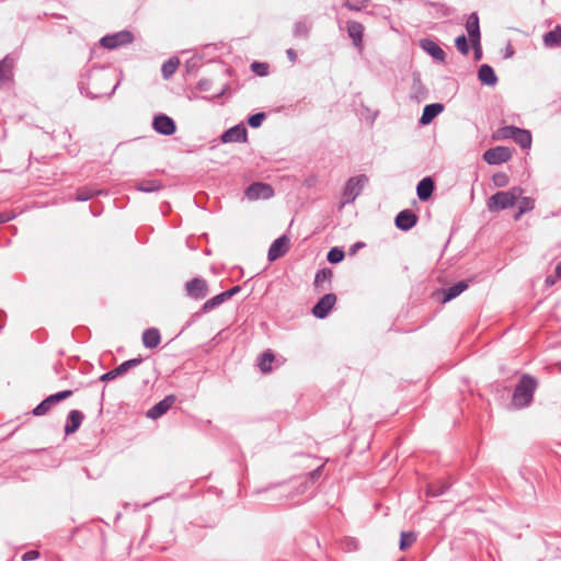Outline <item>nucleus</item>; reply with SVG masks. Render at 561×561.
Instances as JSON below:
<instances>
[{
  "label": "nucleus",
  "mask_w": 561,
  "mask_h": 561,
  "mask_svg": "<svg viewBox=\"0 0 561 561\" xmlns=\"http://www.w3.org/2000/svg\"><path fill=\"white\" fill-rule=\"evenodd\" d=\"M468 288V283L466 280H460L457 284L450 286L449 288L442 291L443 299L442 302H448L456 297H458L460 294H462Z\"/></svg>",
  "instance_id": "obj_21"
},
{
  "label": "nucleus",
  "mask_w": 561,
  "mask_h": 561,
  "mask_svg": "<svg viewBox=\"0 0 561 561\" xmlns=\"http://www.w3.org/2000/svg\"><path fill=\"white\" fill-rule=\"evenodd\" d=\"M175 401L174 396H167L163 400L156 403L151 409L148 410L147 416L156 420L165 414Z\"/></svg>",
  "instance_id": "obj_17"
},
{
  "label": "nucleus",
  "mask_w": 561,
  "mask_h": 561,
  "mask_svg": "<svg viewBox=\"0 0 561 561\" xmlns=\"http://www.w3.org/2000/svg\"><path fill=\"white\" fill-rule=\"evenodd\" d=\"M141 363H142V358L141 357H137V358H131V359L125 360L124 363H122L121 365L115 367L114 369L103 374L100 377V380L101 381L114 380L115 378L126 374L129 369L139 366Z\"/></svg>",
  "instance_id": "obj_9"
},
{
  "label": "nucleus",
  "mask_w": 561,
  "mask_h": 561,
  "mask_svg": "<svg viewBox=\"0 0 561 561\" xmlns=\"http://www.w3.org/2000/svg\"><path fill=\"white\" fill-rule=\"evenodd\" d=\"M399 561H404L403 559L399 560Z\"/></svg>",
  "instance_id": "obj_56"
},
{
  "label": "nucleus",
  "mask_w": 561,
  "mask_h": 561,
  "mask_svg": "<svg viewBox=\"0 0 561 561\" xmlns=\"http://www.w3.org/2000/svg\"><path fill=\"white\" fill-rule=\"evenodd\" d=\"M161 342V335L158 329L149 328L142 333V343L147 348H156Z\"/></svg>",
  "instance_id": "obj_24"
},
{
  "label": "nucleus",
  "mask_w": 561,
  "mask_h": 561,
  "mask_svg": "<svg viewBox=\"0 0 561 561\" xmlns=\"http://www.w3.org/2000/svg\"><path fill=\"white\" fill-rule=\"evenodd\" d=\"M199 91H209L210 88H211V81L208 80V79H202L198 81L197 83V87H196Z\"/></svg>",
  "instance_id": "obj_46"
},
{
  "label": "nucleus",
  "mask_w": 561,
  "mask_h": 561,
  "mask_svg": "<svg viewBox=\"0 0 561 561\" xmlns=\"http://www.w3.org/2000/svg\"><path fill=\"white\" fill-rule=\"evenodd\" d=\"M180 65V60L176 57L170 58L165 62H163L161 67V72L164 79H169L178 69Z\"/></svg>",
  "instance_id": "obj_31"
},
{
  "label": "nucleus",
  "mask_w": 561,
  "mask_h": 561,
  "mask_svg": "<svg viewBox=\"0 0 561 561\" xmlns=\"http://www.w3.org/2000/svg\"><path fill=\"white\" fill-rule=\"evenodd\" d=\"M133 39L134 36L129 31H121L102 37L100 44L107 49H115L123 45L130 44Z\"/></svg>",
  "instance_id": "obj_6"
},
{
  "label": "nucleus",
  "mask_w": 561,
  "mask_h": 561,
  "mask_svg": "<svg viewBox=\"0 0 561 561\" xmlns=\"http://www.w3.org/2000/svg\"><path fill=\"white\" fill-rule=\"evenodd\" d=\"M331 275H332V273L330 270L323 268V270L318 271L316 274V277H314V284L317 286L320 285L321 283L330 279Z\"/></svg>",
  "instance_id": "obj_42"
},
{
  "label": "nucleus",
  "mask_w": 561,
  "mask_h": 561,
  "mask_svg": "<svg viewBox=\"0 0 561 561\" xmlns=\"http://www.w3.org/2000/svg\"><path fill=\"white\" fill-rule=\"evenodd\" d=\"M560 278H561V262L557 264V266L554 268V275L547 276L545 283L547 286H552Z\"/></svg>",
  "instance_id": "obj_43"
},
{
  "label": "nucleus",
  "mask_w": 561,
  "mask_h": 561,
  "mask_svg": "<svg viewBox=\"0 0 561 561\" xmlns=\"http://www.w3.org/2000/svg\"><path fill=\"white\" fill-rule=\"evenodd\" d=\"M364 27L359 22L350 21L347 22V33L352 38L354 46L360 47L363 38Z\"/></svg>",
  "instance_id": "obj_25"
},
{
  "label": "nucleus",
  "mask_w": 561,
  "mask_h": 561,
  "mask_svg": "<svg viewBox=\"0 0 561 561\" xmlns=\"http://www.w3.org/2000/svg\"><path fill=\"white\" fill-rule=\"evenodd\" d=\"M455 45L457 47V49L462 54V55H468L469 54V46H468V41L466 38L465 35H460L458 36L456 39H455Z\"/></svg>",
  "instance_id": "obj_39"
},
{
  "label": "nucleus",
  "mask_w": 561,
  "mask_h": 561,
  "mask_svg": "<svg viewBox=\"0 0 561 561\" xmlns=\"http://www.w3.org/2000/svg\"><path fill=\"white\" fill-rule=\"evenodd\" d=\"M273 360H274V354L270 351L264 352L260 358V363H259L260 369L263 373L271 371V369H272L271 364L273 363Z\"/></svg>",
  "instance_id": "obj_32"
},
{
  "label": "nucleus",
  "mask_w": 561,
  "mask_h": 561,
  "mask_svg": "<svg viewBox=\"0 0 561 561\" xmlns=\"http://www.w3.org/2000/svg\"><path fill=\"white\" fill-rule=\"evenodd\" d=\"M71 396H72V391L71 390H64V391H59L57 393L48 396V399L55 405V404L59 403L60 401H62L65 399H68Z\"/></svg>",
  "instance_id": "obj_38"
},
{
  "label": "nucleus",
  "mask_w": 561,
  "mask_h": 561,
  "mask_svg": "<svg viewBox=\"0 0 561 561\" xmlns=\"http://www.w3.org/2000/svg\"><path fill=\"white\" fill-rule=\"evenodd\" d=\"M523 215H519V211L517 214L514 215V219L515 220H518Z\"/></svg>",
  "instance_id": "obj_54"
},
{
  "label": "nucleus",
  "mask_w": 561,
  "mask_h": 561,
  "mask_svg": "<svg viewBox=\"0 0 561 561\" xmlns=\"http://www.w3.org/2000/svg\"><path fill=\"white\" fill-rule=\"evenodd\" d=\"M433 191H434V181L431 178L422 179L416 186L417 197L421 201L428 199L431 197Z\"/></svg>",
  "instance_id": "obj_26"
},
{
  "label": "nucleus",
  "mask_w": 561,
  "mask_h": 561,
  "mask_svg": "<svg viewBox=\"0 0 561 561\" xmlns=\"http://www.w3.org/2000/svg\"><path fill=\"white\" fill-rule=\"evenodd\" d=\"M322 467H323V466L318 467L317 469H314V470L310 473V477H311V479H312V480H316V479H318V478L320 477V474H321V470H322Z\"/></svg>",
  "instance_id": "obj_51"
},
{
  "label": "nucleus",
  "mask_w": 561,
  "mask_h": 561,
  "mask_svg": "<svg viewBox=\"0 0 561 561\" xmlns=\"http://www.w3.org/2000/svg\"><path fill=\"white\" fill-rule=\"evenodd\" d=\"M14 65V58L9 55L0 61V89L13 79Z\"/></svg>",
  "instance_id": "obj_16"
},
{
  "label": "nucleus",
  "mask_w": 561,
  "mask_h": 561,
  "mask_svg": "<svg viewBox=\"0 0 561 561\" xmlns=\"http://www.w3.org/2000/svg\"><path fill=\"white\" fill-rule=\"evenodd\" d=\"M336 302V296L334 294H325L320 300L313 306L312 314L318 319H324L330 313L331 309Z\"/></svg>",
  "instance_id": "obj_11"
},
{
  "label": "nucleus",
  "mask_w": 561,
  "mask_h": 561,
  "mask_svg": "<svg viewBox=\"0 0 561 561\" xmlns=\"http://www.w3.org/2000/svg\"><path fill=\"white\" fill-rule=\"evenodd\" d=\"M472 47H473V49H474V58H476L477 60H479V59L481 58V56H482L481 45H480V43H479V44H476V46H472Z\"/></svg>",
  "instance_id": "obj_50"
},
{
  "label": "nucleus",
  "mask_w": 561,
  "mask_h": 561,
  "mask_svg": "<svg viewBox=\"0 0 561 561\" xmlns=\"http://www.w3.org/2000/svg\"><path fill=\"white\" fill-rule=\"evenodd\" d=\"M286 55L288 59L294 64L297 60V53L293 48H288L286 50Z\"/></svg>",
  "instance_id": "obj_49"
},
{
  "label": "nucleus",
  "mask_w": 561,
  "mask_h": 561,
  "mask_svg": "<svg viewBox=\"0 0 561 561\" xmlns=\"http://www.w3.org/2000/svg\"><path fill=\"white\" fill-rule=\"evenodd\" d=\"M523 194V190L514 186L508 191H501L493 194L488 199L490 211H500L513 207Z\"/></svg>",
  "instance_id": "obj_3"
},
{
  "label": "nucleus",
  "mask_w": 561,
  "mask_h": 561,
  "mask_svg": "<svg viewBox=\"0 0 561 561\" xmlns=\"http://www.w3.org/2000/svg\"><path fill=\"white\" fill-rule=\"evenodd\" d=\"M479 80L486 85L493 87L497 82V77L493 68L489 65H482L478 70Z\"/></svg>",
  "instance_id": "obj_23"
},
{
  "label": "nucleus",
  "mask_w": 561,
  "mask_h": 561,
  "mask_svg": "<svg viewBox=\"0 0 561 561\" xmlns=\"http://www.w3.org/2000/svg\"><path fill=\"white\" fill-rule=\"evenodd\" d=\"M512 158V152L507 147H494L488 149L483 153V160L491 165H497L508 161Z\"/></svg>",
  "instance_id": "obj_8"
},
{
  "label": "nucleus",
  "mask_w": 561,
  "mask_h": 561,
  "mask_svg": "<svg viewBox=\"0 0 561 561\" xmlns=\"http://www.w3.org/2000/svg\"><path fill=\"white\" fill-rule=\"evenodd\" d=\"M152 128L163 136H171L176 130L175 122L165 114H158L153 117Z\"/></svg>",
  "instance_id": "obj_10"
},
{
  "label": "nucleus",
  "mask_w": 561,
  "mask_h": 561,
  "mask_svg": "<svg viewBox=\"0 0 561 561\" xmlns=\"http://www.w3.org/2000/svg\"><path fill=\"white\" fill-rule=\"evenodd\" d=\"M39 557L38 551L30 550L22 556V561H32Z\"/></svg>",
  "instance_id": "obj_47"
},
{
  "label": "nucleus",
  "mask_w": 561,
  "mask_h": 561,
  "mask_svg": "<svg viewBox=\"0 0 561 561\" xmlns=\"http://www.w3.org/2000/svg\"><path fill=\"white\" fill-rule=\"evenodd\" d=\"M289 243L290 241L287 236H282L274 240L267 252L268 261L273 262L284 256L289 249Z\"/></svg>",
  "instance_id": "obj_13"
},
{
  "label": "nucleus",
  "mask_w": 561,
  "mask_h": 561,
  "mask_svg": "<svg viewBox=\"0 0 561 561\" xmlns=\"http://www.w3.org/2000/svg\"><path fill=\"white\" fill-rule=\"evenodd\" d=\"M449 485L448 484H442L440 486L438 485H435V484H431L428 486V495L431 496H438V495H442L444 494L447 490H448Z\"/></svg>",
  "instance_id": "obj_41"
},
{
  "label": "nucleus",
  "mask_w": 561,
  "mask_h": 561,
  "mask_svg": "<svg viewBox=\"0 0 561 561\" xmlns=\"http://www.w3.org/2000/svg\"><path fill=\"white\" fill-rule=\"evenodd\" d=\"M241 290V287L240 286H234L226 291H224V296L226 297V299H230L232 296H234L236 294H238L239 291Z\"/></svg>",
  "instance_id": "obj_48"
},
{
  "label": "nucleus",
  "mask_w": 561,
  "mask_h": 561,
  "mask_svg": "<svg viewBox=\"0 0 561 561\" xmlns=\"http://www.w3.org/2000/svg\"><path fill=\"white\" fill-rule=\"evenodd\" d=\"M185 289L187 296L193 299H203L208 294L207 282L199 277H195L187 282L185 285Z\"/></svg>",
  "instance_id": "obj_12"
},
{
  "label": "nucleus",
  "mask_w": 561,
  "mask_h": 561,
  "mask_svg": "<svg viewBox=\"0 0 561 561\" xmlns=\"http://www.w3.org/2000/svg\"><path fill=\"white\" fill-rule=\"evenodd\" d=\"M416 540V536L414 533H401L399 548L400 550H407L409 547L413 545Z\"/></svg>",
  "instance_id": "obj_33"
},
{
  "label": "nucleus",
  "mask_w": 561,
  "mask_h": 561,
  "mask_svg": "<svg viewBox=\"0 0 561 561\" xmlns=\"http://www.w3.org/2000/svg\"><path fill=\"white\" fill-rule=\"evenodd\" d=\"M311 31V23L304 18L294 24L293 35L297 38H308Z\"/></svg>",
  "instance_id": "obj_27"
},
{
  "label": "nucleus",
  "mask_w": 561,
  "mask_h": 561,
  "mask_svg": "<svg viewBox=\"0 0 561 561\" xmlns=\"http://www.w3.org/2000/svg\"><path fill=\"white\" fill-rule=\"evenodd\" d=\"M95 194H98V192L93 191L91 188H87V187L79 188L77 191L76 199L80 201V202H85V201H89L90 198H92Z\"/></svg>",
  "instance_id": "obj_37"
},
{
  "label": "nucleus",
  "mask_w": 561,
  "mask_h": 561,
  "mask_svg": "<svg viewBox=\"0 0 561 561\" xmlns=\"http://www.w3.org/2000/svg\"><path fill=\"white\" fill-rule=\"evenodd\" d=\"M537 380L530 375H523L515 387L512 398V404L516 409H524L534 400V394L537 389Z\"/></svg>",
  "instance_id": "obj_2"
},
{
  "label": "nucleus",
  "mask_w": 561,
  "mask_h": 561,
  "mask_svg": "<svg viewBox=\"0 0 561 561\" xmlns=\"http://www.w3.org/2000/svg\"><path fill=\"white\" fill-rule=\"evenodd\" d=\"M367 182L368 178L365 174H360L348 179L343 192V204L353 203L356 199V197L362 193Z\"/></svg>",
  "instance_id": "obj_4"
},
{
  "label": "nucleus",
  "mask_w": 561,
  "mask_h": 561,
  "mask_svg": "<svg viewBox=\"0 0 561 561\" xmlns=\"http://www.w3.org/2000/svg\"><path fill=\"white\" fill-rule=\"evenodd\" d=\"M119 81L115 71L107 68L92 69L82 76L79 82L81 94L95 99L111 96L117 89Z\"/></svg>",
  "instance_id": "obj_1"
},
{
  "label": "nucleus",
  "mask_w": 561,
  "mask_h": 561,
  "mask_svg": "<svg viewBox=\"0 0 561 561\" xmlns=\"http://www.w3.org/2000/svg\"><path fill=\"white\" fill-rule=\"evenodd\" d=\"M360 245H362L360 243H357V244H355V248L359 249Z\"/></svg>",
  "instance_id": "obj_55"
},
{
  "label": "nucleus",
  "mask_w": 561,
  "mask_h": 561,
  "mask_svg": "<svg viewBox=\"0 0 561 561\" xmlns=\"http://www.w3.org/2000/svg\"><path fill=\"white\" fill-rule=\"evenodd\" d=\"M266 115L265 113H256L254 115H251L248 119V123L251 127L257 128L262 125L263 121L265 119Z\"/></svg>",
  "instance_id": "obj_40"
},
{
  "label": "nucleus",
  "mask_w": 561,
  "mask_h": 561,
  "mask_svg": "<svg viewBox=\"0 0 561 561\" xmlns=\"http://www.w3.org/2000/svg\"><path fill=\"white\" fill-rule=\"evenodd\" d=\"M84 419V415L79 410H71L67 417V424L65 426L66 435L73 434L77 432Z\"/></svg>",
  "instance_id": "obj_19"
},
{
  "label": "nucleus",
  "mask_w": 561,
  "mask_h": 561,
  "mask_svg": "<svg viewBox=\"0 0 561 561\" xmlns=\"http://www.w3.org/2000/svg\"><path fill=\"white\" fill-rule=\"evenodd\" d=\"M53 407H54V403H51L47 397L36 408H34L33 414L35 416L45 415Z\"/></svg>",
  "instance_id": "obj_35"
},
{
  "label": "nucleus",
  "mask_w": 561,
  "mask_h": 561,
  "mask_svg": "<svg viewBox=\"0 0 561 561\" xmlns=\"http://www.w3.org/2000/svg\"><path fill=\"white\" fill-rule=\"evenodd\" d=\"M330 263L336 264L344 259V251L339 248H332L327 256Z\"/></svg>",
  "instance_id": "obj_36"
},
{
  "label": "nucleus",
  "mask_w": 561,
  "mask_h": 561,
  "mask_svg": "<svg viewBox=\"0 0 561 561\" xmlns=\"http://www.w3.org/2000/svg\"><path fill=\"white\" fill-rule=\"evenodd\" d=\"M244 195L249 201L268 199L274 195V190L270 184L255 182L247 187Z\"/></svg>",
  "instance_id": "obj_7"
},
{
  "label": "nucleus",
  "mask_w": 561,
  "mask_h": 561,
  "mask_svg": "<svg viewBox=\"0 0 561 561\" xmlns=\"http://www.w3.org/2000/svg\"><path fill=\"white\" fill-rule=\"evenodd\" d=\"M225 301H227L226 297L224 296L222 293L216 295L215 297L208 299L202 307L201 311L203 313H207L211 310H214L215 308L219 307L221 304H224Z\"/></svg>",
  "instance_id": "obj_30"
},
{
  "label": "nucleus",
  "mask_w": 561,
  "mask_h": 561,
  "mask_svg": "<svg viewBox=\"0 0 561 561\" xmlns=\"http://www.w3.org/2000/svg\"><path fill=\"white\" fill-rule=\"evenodd\" d=\"M136 188L140 192L152 193L162 188V184L157 180H141L136 183Z\"/></svg>",
  "instance_id": "obj_29"
},
{
  "label": "nucleus",
  "mask_w": 561,
  "mask_h": 561,
  "mask_svg": "<svg viewBox=\"0 0 561 561\" xmlns=\"http://www.w3.org/2000/svg\"><path fill=\"white\" fill-rule=\"evenodd\" d=\"M493 182L496 186L502 187L507 184L508 179L505 173H496L493 175Z\"/></svg>",
  "instance_id": "obj_44"
},
{
  "label": "nucleus",
  "mask_w": 561,
  "mask_h": 561,
  "mask_svg": "<svg viewBox=\"0 0 561 561\" xmlns=\"http://www.w3.org/2000/svg\"><path fill=\"white\" fill-rule=\"evenodd\" d=\"M247 139L248 130L243 124H238L221 135L222 142H245Z\"/></svg>",
  "instance_id": "obj_14"
},
{
  "label": "nucleus",
  "mask_w": 561,
  "mask_h": 561,
  "mask_svg": "<svg viewBox=\"0 0 561 561\" xmlns=\"http://www.w3.org/2000/svg\"><path fill=\"white\" fill-rule=\"evenodd\" d=\"M502 137L513 139L523 149L531 146V134L529 130L515 126H506L501 129Z\"/></svg>",
  "instance_id": "obj_5"
},
{
  "label": "nucleus",
  "mask_w": 561,
  "mask_h": 561,
  "mask_svg": "<svg viewBox=\"0 0 561 561\" xmlns=\"http://www.w3.org/2000/svg\"><path fill=\"white\" fill-rule=\"evenodd\" d=\"M543 44L547 47H557L561 45V26L557 25L553 30L543 35Z\"/></svg>",
  "instance_id": "obj_28"
},
{
  "label": "nucleus",
  "mask_w": 561,
  "mask_h": 561,
  "mask_svg": "<svg viewBox=\"0 0 561 561\" xmlns=\"http://www.w3.org/2000/svg\"><path fill=\"white\" fill-rule=\"evenodd\" d=\"M466 30L472 46L480 42V26L479 16L477 13H471L466 23Z\"/></svg>",
  "instance_id": "obj_18"
},
{
  "label": "nucleus",
  "mask_w": 561,
  "mask_h": 561,
  "mask_svg": "<svg viewBox=\"0 0 561 561\" xmlns=\"http://www.w3.org/2000/svg\"><path fill=\"white\" fill-rule=\"evenodd\" d=\"M9 219H10V218H9V217H7L5 215L0 214V224H2V222H4V221H7V220H9Z\"/></svg>",
  "instance_id": "obj_53"
},
{
  "label": "nucleus",
  "mask_w": 561,
  "mask_h": 561,
  "mask_svg": "<svg viewBox=\"0 0 561 561\" xmlns=\"http://www.w3.org/2000/svg\"><path fill=\"white\" fill-rule=\"evenodd\" d=\"M226 90H227V85L224 89H221L218 93H216L214 95V98L218 99V98L222 96L225 94Z\"/></svg>",
  "instance_id": "obj_52"
},
{
  "label": "nucleus",
  "mask_w": 561,
  "mask_h": 561,
  "mask_svg": "<svg viewBox=\"0 0 561 561\" xmlns=\"http://www.w3.org/2000/svg\"><path fill=\"white\" fill-rule=\"evenodd\" d=\"M443 111L444 105L442 103H432L425 105V107L423 108L422 116L420 118V124L428 125Z\"/></svg>",
  "instance_id": "obj_20"
},
{
  "label": "nucleus",
  "mask_w": 561,
  "mask_h": 561,
  "mask_svg": "<svg viewBox=\"0 0 561 561\" xmlns=\"http://www.w3.org/2000/svg\"><path fill=\"white\" fill-rule=\"evenodd\" d=\"M535 207V201L530 197H519L518 202V208H519V215H524L530 210H533Z\"/></svg>",
  "instance_id": "obj_34"
},
{
  "label": "nucleus",
  "mask_w": 561,
  "mask_h": 561,
  "mask_svg": "<svg viewBox=\"0 0 561 561\" xmlns=\"http://www.w3.org/2000/svg\"><path fill=\"white\" fill-rule=\"evenodd\" d=\"M421 47L435 60L444 61L446 56L445 51L435 42L431 39H423L421 41Z\"/></svg>",
  "instance_id": "obj_22"
},
{
  "label": "nucleus",
  "mask_w": 561,
  "mask_h": 561,
  "mask_svg": "<svg viewBox=\"0 0 561 561\" xmlns=\"http://www.w3.org/2000/svg\"><path fill=\"white\" fill-rule=\"evenodd\" d=\"M251 67L259 76H265L267 73L266 64L253 62Z\"/></svg>",
  "instance_id": "obj_45"
},
{
  "label": "nucleus",
  "mask_w": 561,
  "mask_h": 561,
  "mask_svg": "<svg viewBox=\"0 0 561 561\" xmlns=\"http://www.w3.org/2000/svg\"><path fill=\"white\" fill-rule=\"evenodd\" d=\"M394 222L398 229L408 231L416 225L417 216L411 209H404L397 215Z\"/></svg>",
  "instance_id": "obj_15"
}]
</instances>
